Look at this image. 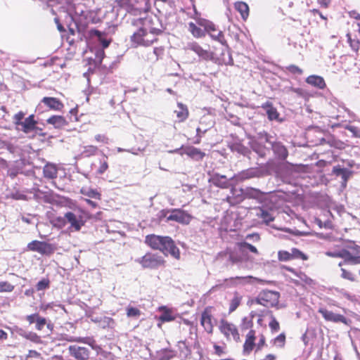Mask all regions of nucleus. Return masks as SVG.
I'll return each mask as SVG.
<instances>
[{"label": "nucleus", "instance_id": "obj_1", "mask_svg": "<svg viewBox=\"0 0 360 360\" xmlns=\"http://www.w3.org/2000/svg\"><path fill=\"white\" fill-rule=\"evenodd\" d=\"M132 24L140 27L131 36V41L136 46H150L157 41V37L162 33L161 30L151 26L152 20L148 18H138L134 20Z\"/></svg>", "mask_w": 360, "mask_h": 360}, {"label": "nucleus", "instance_id": "obj_2", "mask_svg": "<svg viewBox=\"0 0 360 360\" xmlns=\"http://www.w3.org/2000/svg\"><path fill=\"white\" fill-rule=\"evenodd\" d=\"M144 242L149 248L153 250H160L165 256L170 254L175 259H180L179 249L169 236L149 234L146 236Z\"/></svg>", "mask_w": 360, "mask_h": 360}, {"label": "nucleus", "instance_id": "obj_3", "mask_svg": "<svg viewBox=\"0 0 360 360\" xmlns=\"http://www.w3.org/2000/svg\"><path fill=\"white\" fill-rule=\"evenodd\" d=\"M136 262L143 268L156 269L165 266L166 261L164 257L158 253L148 252L143 257L138 259Z\"/></svg>", "mask_w": 360, "mask_h": 360}, {"label": "nucleus", "instance_id": "obj_4", "mask_svg": "<svg viewBox=\"0 0 360 360\" xmlns=\"http://www.w3.org/2000/svg\"><path fill=\"white\" fill-rule=\"evenodd\" d=\"M280 293L277 291L264 290L252 301L266 307H274L278 304Z\"/></svg>", "mask_w": 360, "mask_h": 360}, {"label": "nucleus", "instance_id": "obj_5", "mask_svg": "<svg viewBox=\"0 0 360 360\" xmlns=\"http://www.w3.org/2000/svg\"><path fill=\"white\" fill-rule=\"evenodd\" d=\"M219 330L227 341H230L231 340L236 342L239 341L240 334L238 327L228 320L221 319L219 321Z\"/></svg>", "mask_w": 360, "mask_h": 360}, {"label": "nucleus", "instance_id": "obj_6", "mask_svg": "<svg viewBox=\"0 0 360 360\" xmlns=\"http://www.w3.org/2000/svg\"><path fill=\"white\" fill-rule=\"evenodd\" d=\"M162 217H167V221H173L181 224L188 225L190 224L193 217L181 209H172L170 211H162Z\"/></svg>", "mask_w": 360, "mask_h": 360}, {"label": "nucleus", "instance_id": "obj_7", "mask_svg": "<svg viewBox=\"0 0 360 360\" xmlns=\"http://www.w3.org/2000/svg\"><path fill=\"white\" fill-rule=\"evenodd\" d=\"M27 250L37 252L41 255L50 256L55 252L57 250V247L55 244L34 240L27 244Z\"/></svg>", "mask_w": 360, "mask_h": 360}, {"label": "nucleus", "instance_id": "obj_8", "mask_svg": "<svg viewBox=\"0 0 360 360\" xmlns=\"http://www.w3.org/2000/svg\"><path fill=\"white\" fill-rule=\"evenodd\" d=\"M319 312L323 316L324 319L327 321H330L333 323H342L347 326H349L351 323V320L347 319L343 315L333 313L331 311H328L326 309L320 308L319 309Z\"/></svg>", "mask_w": 360, "mask_h": 360}, {"label": "nucleus", "instance_id": "obj_9", "mask_svg": "<svg viewBox=\"0 0 360 360\" xmlns=\"http://www.w3.org/2000/svg\"><path fill=\"white\" fill-rule=\"evenodd\" d=\"M204 31L207 32L213 40L219 42L226 47H229L223 32L219 30L214 22H212Z\"/></svg>", "mask_w": 360, "mask_h": 360}, {"label": "nucleus", "instance_id": "obj_10", "mask_svg": "<svg viewBox=\"0 0 360 360\" xmlns=\"http://www.w3.org/2000/svg\"><path fill=\"white\" fill-rule=\"evenodd\" d=\"M188 49L195 53L202 60H208L213 58V53L209 49H204L196 41L188 44Z\"/></svg>", "mask_w": 360, "mask_h": 360}, {"label": "nucleus", "instance_id": "obj_11", "mask_svg": "<svg viewBox=\"0 0 360 360\" xmlns=\"http://www.w3.org/2000/svg\"><path fill=\"white\" fill-rule=\"evenodd\" d=\"M212 307H206L201 314L200 323L204 328L205 331L209 334H212L214 330V326L212 324Z\"/></svg>", "mask_w": 360, "mask_h": 360}, {"label": "nucleus", "instance_id": "obj_12", "mask_svg": "<svg viewBox=\"0 0 360 360\" xmlns=\"http://www.w3.org/2000/svg\"><path fill=\"white\" fill-rule=\"evenodd\" d=\"M260 173L257 168H248L236 174L231 179L237 183L242 182L252 178L259 177Z\"/></svg>", "mask_w": 360, "mask_h": 360}, {"label": "nucleus", "instance_id": "obj_13", "mask_svg": "<svg viewBox=\"0 0 360 360\" xmlns=\"http://www.w3.org/2000/svg\"><path fill=\"white\" fill-rule=\"evenodd\" d=\"M68 350L70 354L77 360H88L89 359L90 350L86 347L70 345Z\"/></svg>", "mask_w": 360, "mask_h": 360}, {"label": "nucleus", "instance_id": "obj_14", "mask_svg": "<svg viewBox=\"0 0 360 360\" xmlns=\"http://www.w3.org/2000/svg\"><path fill=\"white\" fill-rule=\"evenodd\" d=\"M256 332L251 329L245 336V340L243 346V353L249 354L255 346Z\"/></svg>", "mask_w": 360, "mask_h": 360}, {"label": "nucleus", "instance_id": "obj_15", "mask_svg": "<svg viewBox=\"0 0 360 360\" xmlns=\"http://www.w3.org/2000/svg\"><path fill=\"white\" fill-rule=\"evenodd\" d=\"M41 103L52 110L60 111L64 108L63 103L60 99L55 97H44L41 99Z\"/></svg>", "mask_w": 360, "mask_h": 360}, {"label": "nucleus", "instance_id": "obj_16", "mask_svg": "<svg viewBox=\"0 0 360 360\" xmlns=\"http://www.w3.org/2000/svg\"><path fill=\"white\" fill-rule=\"evenodd\" d=\"M158 311H162V314L158 317V321L160 322V323L158 324L159 327L161 326V323L172 321L176 319V316L174 315L173 310L166 306L160 307L158 308Z\"/></svg>", "mask_w": 360, "mask_h": 360}, {"label": "nucleus", "instance_id": "obj_17", "mask_svg": "<svg viewBox=\"0 0 360 360\" xmlns=\"http://www.w3.org/2000/svg\"><path fill=\"white\" fill-rule=\"evenodd\" d=\"M271 148L275 155L278 160H285L288 156L287 148L281 142H274L271 143Z\"/></svg>", "mask_w": 360, "mask_h": 360}, {"label": "nucleus", "instance_id": "obj_18", "mask_svg": "<svg viewBox=\"0 0 360 360\" xmlns=\"http://www.w3.org/2000/svg\"><path fill=\"white\" fill-rule=\"evenodd\" d=\"M25 319L30 325L35 323V328L37 330H41L47 323L46 319L37 313L27 315Z\"/></svg>", "mask_w": 360, "mask_h": 360}, {"label": "nucleus", "instance_id": "obj_19", "mask_svg": "<svg viewBox=\"0 0 360 360\" xmlns=\"http://www.w3.org/2000/svg\"><path fill=\"white\" fill-rule=\"evenodd\" d=\"M181 154H185L195 160H201L205 156V153L200 149L193 146H186L183 148Z\"/></svg>", "mask_w": 360, "mask_h": 360}, {"label": "nucleus", "instance_id": "obj_20", "mask_svg": "<svg viewBox=\"0 0 360 360\" xmlns=\"http://www.w3.org/2000/svg\"><path fill=\"white\" fill-rule=\"evenodd\" d=\"M342 254L341 255L342 259H343L342 262H340L338 264L339 266H342L346 264H360V256H353L347 250L342 249Z\"/></svg>", "mask_w": 360, "mask_h": 360}, {"label": "nucleus", "instance_id": "obj_21", "mask_svg": "<svg viewBox=\"0 0 360 360\" xmlns=\"http://www.w3.org/2000/svg\"><path fill=\"white\" fill-rule=\"evenodd\" d=\"M243 298V295L238 291L233 292L231 298L229 300V314H232L239 307L242 303Z\"/></svg>", "mask_w": 360, "mask_h": 360}, {"label": "nucleus", "instance_id": "obj_22", "mask_svg": "<svg viewBox=\"0 0 360 360\" xmlns=\"http://www.w3.org/2000/svg\"><path fill=\"white\" fill-rule=\"evenodd\" d=\"M357 33H347V37L350 47L353 51L357 52L360 48V24H358Z\"/></svg>", "mask_w": 360, "mask_h": 360}, {"label": "nucleus", "instance_id": "obj_23", "mask_svg": "<svg viewBox=\"0 0 360 360\" xmlns=\"http://www.w3.org/2000/svg\"><path fill=\"white\" fill-rule=\"evenodd\" d=\"M305 82L308 84L314 86L319 89H324L326 87V84L323 77L319 75H309L306 78Z\"/></svg>", "mask_w": 360, "mask_h": 360}, {"label": "nucleus", "instance_id": "obj_24", "mask_svg": "<svg viewBox=\"0 0 360 360\" xmlns=\"http://www.w3.org/2000/svg\"><path fill=\"white\" fill-rule=\"evenodd\" d=\"M37 122L34 120V115H30L21 123L22 131L25 134H28L37 129Z\"/></svg>", "mask_w": 360, "mask_h": 360}, {"label": "nucleus", "instance_id": "obj_25", "mask_svg": "<svg viewBox=\"0 0 360 360\" xmlns=\"http://www.w3.org/2000/svg\"><path fill=\"white\" fill-rule=\"evenodd\" d=\"M174 113L176 114L178 122H184L189 116L187 106L181 103H177V109L174 110Z\"/></svg>", "mask_w": 360, "mask_h": 360}, {"label": "nucleus", "instance_id": "obj_26", "mask_svg": "<svg viewBox=\"0 0 360 360\" xmlns=\"http://www.w3.org/2000/svg\"><path fill=\"white\" fill-rule=\"evenodd\" d=\"M65 217L66 219V221L70 224L72 228L74 229L75 231H79L83 223L81 220H79L77 216L72 212H68L65 214Z\"/></svg>", "mask_w": 360, "mask_h": 360}, {"label": "nucleus", "instance_id": "obj_27", "mask_svg": "<svg viewBox=\"0 0 360 360\" xmlns=\"http://www.w3.org/2000/svg\"><path fill=\"white\" fill-rule=\"evenodd\" d=\"M46 122L57 129L63 128L68 124L65 118L62 115H52L47 119Z\"/></svg>", "mask_w": 360, "mask_h": 360}, {"label": "nucleus", "instance_id": "obj_28", "mask_svg": "<svg viewBox=\"0 0 360 360\" xmlns=\"http://www.w3.org/2000/svg\"><path fill=\"white\" fill-rule=\"evenodd\" d=\"M44 176L49 179H54L58 175V168L51 163H47L43 168Z\"/></svg>", "mask_w": 360, "mask_h": 360}, {"label": "nucleus", "instance_id": "obj_29", "mask_svg": "<svg viewBox=\"0 0 360 360\" xmlns=\"http://www.w3.org/2000/svg\"><path fill=\"white\" fill-rule=\"evenodd\" d=\"M234 8L240 14L243 20H246L248 19L250 13V8L245 2L236 1L234 3Z\"/></svg>", "mask_w": 360, "mask_h": 360}, {"label": "nucleus", "instance_id": "obj_30", "mask_svg": "<svg viewBox=\"0 0 360 360\" xmlns=\"http://www.w3.org/2000/svg\"><path fill=\"white\" fill-rule=\"evenodd\" d=\"M262 108L266 110L269 120H274L278 118L279 113L271 102L264 103Z\"/></svg>", "mask_w": 360, "mask_h": 360}, {"label": "nucleus", "instance_id": "obj_31", "mask_svg": "<svg viewBox=\"0 0 360 360\" xmlns=\"http://www.w3.org/2000/svg\"><path fill=\"white\" fill-rule=\"evenodd\" d=\"M285 269L289 272L292 273L296 276H297L302 281H303L305 284L312 285L314 283V281L307 276L305 273L302 271H297L292 267L285 266Z\"/></svg>", "mask_w": 360, "mask_h": 360}, {"label": "nucleus", "instance_id": "obj_32", "mask_svg": "<svg viewBox=\"0 0 360 360\" xmlns=\"http://www.w3.org/2000/svg\"><path fill=\"white\" fill-rule=\"evenodd\" d=\"M236 245L238 248L239 252L242 254H245L246 252V250H248L250 252H251L255 255L259 254V251L255 246H254L245 241L237 243Z\"/></svg>", "mask_w": 360, "mask_h": 360}, {"label": "nucleus", "instance_id": "obj_33", "mask_svg": "<svg viewBox=\"0 0 360 360\" xmlns=\"http://www.w3.org/2000/svg\"><path fill=\"white\" fill-rule=\"evenodd\" d=\"M188 31L195 38H201L205 36V31L198 27L196 24L193 22H190L188 23Z\"/></svg>", "mask_w": 360, "mask_h": 360}, {"label": "nucleus", "instance_id": "obj_34", "mask_svg": "<svg viewBox=\"0 0 360 360\" xmlns=\"http://www.w3.org/2000/svg\"><path fill=\"white\" fill-rule=\"evenodd\" d=\"M213 184L219 187L225 188L228 187L229 182L225 176H220L219 174H216L212 178Z\"/></svg>", "mask_w": 360, "mask_h": 360}, {"label": "nucleus", "instance_id": "obj_35", "mask_svg": "<svg viewBox=\"0 0 360 360\" xmlns=\"http://www.w3.org/2000/svg\"><path fill=\"white\" fill-rule=\"evenodd\" d=\"M254 316L255 314H253V312H251L250 316H245L242 319L240 324L242 330L252 329L253 326Z\"/></svg>", "mask_w": 360, "mask_h": 360}, {"label": "nucleus", "instance_id": "obj_36", "mask_svg": "<svg viewBox=\"0 0 360 360\" xmlns=\"http://www.w3.org/2000/svg\"><path fill=\"white\" fill-rule=\"evenodd\" d=\"M286 337L284 333H281L271 340L273 346L277 348H283L285 345Z\"/></svg>", "mask_w": 360, "mask_h": 360}, {"label": "nucleus", "instance_id": "obj_37", "mask_svg": "<svg viewBox=\"0 0 360 360\" xmlns=\"http://www.w3.org/2000/svg\"><path fill=\"white\" fill-rule=\"evenodd\" d=\"M98 150L97 146L89 145L84 147L82 155L84 157H91L95 155Z\"/></svg>", "mask_w": 360, "mask_h": 360}, {"label": "nucleus", "instance_id": "obj_38", "mask_svg": "<svg viewBox=\"0 0 360 360\" xmlns=\"http://www.w3.org/2000/svg\"><path fill=\"white\" fill-rule=\"evenodd\" d=\"M231 150L232 151H236L240 154H242L243 155H246L249 153V149L244 146L243 145H242L241 143H233L231 146Z\"/></svg>", "mask_w": 360, "mask_h": 360}, {"label": "nucleus", "instance_id": "obj_39", "mask_svg": "<svg viewBox=\"0 0 360 360\" xmlns=\"http://www.w3.org/2000/svg\"><path fill=\"white\" fill-rule=\"evenodd\" d=\"M290 253H291L292 259H301L304 261L308 259V256L307 255H305L304 253H303L302 252H301L297 248H292Z\"/></svg>", "mask_w": 360, "mask_h": 360}, {"label": "nucleus", "instance_id": "obj_40", "mask_svg": "<svg viewBox=\"0 0 360 360\" xmlns=\"http://www.w3.org/2000/svg\"><path fill=\"white\" fill-rule=\"evenodd\" d=\"M51 223L53 226L57 227L58 229H62L66 225L67 221L65 217H57L53 219L51 221Z\"/></svg>", "mask_w": 360, "mask_h": 360}, {"label": "nucleus", "instance_id": "obj_41", "mask_svg": "<svg viewBox=\"0 0 360 360\" xmlns=\"http://www.w3.org/2000/svg\"><path fill=\"white\" fill-rule=\"evenodd\" d=\"M8 198L16 200H26L27 195L18 190L11 191L8 194Z\"/></svg>", "mask_w": 360, "mask_h": 360}, {"label": "nucleus", "instance_id": "obj_42", "mask_svg": "<svg viewBox=\"0 0 360 360\" xmlns=\"http://www.w3.org/2000/svg\"><path fill=\"white\" fill-rule=\"evenodd\" d=\"M50 286V280L48 278H44L39 281L36 285L37 291H41L49 288Z\"/></svg>", "mask_w": 360, "mask_h": 360}, {"label": "nucleus", "instance_id": "obj_43", "mask_svg": "<svg viewBox=\"0 0 360 360\" xmlns=\"http://www.w3.org/2000/svg\"><path fill=\"white\" fill-rule=\"evenodd\" d=\"M269 326L272 333H277L280 330L279 322L272 314H271V321L269 323Z\"/></svg>", "mask_w": 360, "mask_h": 360}, {"label": "nucleus", "instance_id": "obj_44", "mask_svg": "<svg viewBox=\"0 0 360 360\" xmlns=\"http://www.w3.org/2000/svg\"><path fill=\"white\" fill-rule=\"evenodd\" d=\"M22 337L34 343H40L41 342L40 336L34 332L26 333L24 335H22Z\"/></svg>", "mask_w": 360, "mask_h": 360}, {"label": "nucleus", "instance_id": "obj_45", "mask_svg": "<svg viewBox=\"0 0 360 360\" xmlns=\"http://www.w3.org/2000/svg\"><path fill=\"white\" fill-rule=\"evenodd\" d=\"M126 314L128 317H139L141 311L139 309L134 307H128L126 309Z\"/></svg>", "mask_w": 360, "mask_h": 360}, {"label": "nucleus", "instance_id": "obj_46", "mask_svg": "<svg viewBox=\"0 0 360 360\" xmlns=\"http://www.w3.org/2000/svg\"><path fill=\"white\" fill-rule=\"evenodd\" d=\"M14 290V285L8 281L0 282V292H11Z\"/></svg>", "mask_w": 360, "mask_h": 360}, {"label": "nucleus", "instance_id": "obj_47", "mask_svg": "<svg viewBox=\"0 0 360 360\" xmlns=\"http://www.w3.org/2000/svg\"><path fill=\"white\" fill-rule=\"evenodd\" d=\"M278 259L281 262L292 260L291 253L286 250H279L278 252Z\"/></svg>", "mask_w": 360, "mask_h": 360}, {"label": "nucleus", "instance_id": "obj_48", "mask_svg": "<svg viewBox=\"0 0 360 360\" xmlns=\"http://www.w3.org/2000/svg\"><path fill=\"white\" fill-rule=\"evenodd\" d=\"M286 70L292 75H301L303 74V70L300 67L295 65H290L285 68Z\"/></svg>", "mask_w": 360, "mask_h": 360}, {"label": "nucleus", "instance_id": "obj_49", "mask_svg": "<svg viewBox=\"0 0 360 360\" xmlns=\"http://www.w3.org/2000/svg\"><path fill=\"white\" fill-rule=\"evenodd\" d=\"M108 169V156L103 155V159L101 161V165L97 170L99 174H103Z\"/></svg>", "mask_w": 360, "mask_h": 360}, {"label": "nucleus", "instance_id": "obj_50", "mask_svg": "<svg viewBox=\"0 0 360 360\" xmlns=\"http://www.w3.org/2000/svg\"><path fill=\"white\" fill-rule=\"evenodd\" d=\"M82 193L86 195L89 198H95L100 200L101 195L99 192H98L96 189H89L86 191H81Z\"/></svg>", "mask_w": 360, "mask_h": 360}, {"label": "nucleus", "instance_id": "obj_51", "mask_svg": "<svg viewBox=\"0 0 360 360\" xmlns=\"http://www.w3.org/2000/svg\"><path fill=\"white\" fill-rule=\"evenodd\" d=\"M341 277L344 279L349 280L350 281H354L355 277L352 271H347L345 269H341Z\"/></svg>", "mask_w": 360, "mask_h": 360}, {"label": "nucleus", "instance_id": "obj_52", "mask_svg": "<svg viewBox=\"0 0 360 360\" xmlns=\"http://www.w3.org/2000/svg\"><path fill=\"white\" fill-rule=\"evenodd\" d=\"M260 217L264 220V221L266 224H269L274 221V218L272 215L266 210H262L260 214Z\"/></svg>", "mask_w": 360, "mask_h": 360}, {"label": "nucleus", "instance_id": "obj_53", "mask_svg": "<svg viewBox=\"0 0 360 360\" xmlns=\"http://www.w3.org/2000/svg\"><path fill=\"white\" fill-rule=\"evenodd\" d=\"M92 33L95 36H97L99 38L100 41H101V44H102L103 48H107L109 46L110 41H108L107 39L101 38L102 34H101V32L99 30H92Z\"/></svg>", "mask_w": 360, "mask_h": 360}, {"label": "nucleus", "instance_id": "obj_54", "mask_svg": "<svg viewBox=\"0 0 360 360\" xmlns=\"http://www.w3.org/2000/svg\"><path fill=\"white\" fill-rule=\"evenodd\" d=\"M195 20L196 21V23L198 25L204 27L205 30L207 29V27L209 26V25L212 22V21L207 20L205 18H200V17H196V18H195Z\"/></svg>", "mask_w": 360, "mask_h": 360}, {"label": "nucleus", "instance_id": "obj_55", "mask_svg": "<svg viewBox=\"0 0 360 360\" xmlns=\"http://www.w3.org/2000/svg\"><path fill=\"white\" fill-rule=\"evenodd\" d=\"M345 129L352 133L356 138H360V130L357 127L352 125H347Z\"/></svg>", "mask_w": 360, "mask_h": 360}, {"label": "nucleus", "instance_id": "obj_56", "mask_svg": "<svg viewBox=\"0 0 360 360\" xmlns=\"http://www.w3.org/2000/svg\"><path fill=\"white\" fill-rule=\"evenodd\" d=\"M96 141L103 144H108L109 143V139L105 134H96L94 137Z\"/></svg>", "mask_w": 360, "mask_h": 360}, {"label": "nucleus", "instance_id": "obj_57", "mask_svg": "<svg viewBox=\"0 0 360 360\" xmlns=\"http://www.w3.org/2000/svg\"><path fill=\"white\" fill-rule=\"evenodd\" d=\"M24 117H25V113L22 111H20L18 113H16L13 117V119L15 120V124L16 125H20L21 123L23 122L22 120L24 118Z\"/></svg>", "mask_w": 360, "mask_h": 360}, {"label": "nucleus", "instance_id": "obj_58", "mask_svg": "<svg viewBox=\"0 0 360 360\" xmlns=\"http://www.w3.org/2000/svg\"><path fill=\"white\" fill-rule=\"evenodd\" d=\"M29 358L39 359L41 358V354L36 350H29L28 354L26 356V359H28Z\"/></svg>", "mask_w": 360, "mask_h": 360}, {"label": "nucleus", "instance_id": "obj_59", "mask_svg": "<svg viewBox=\"0 0 360 360\" xmlns=\"http://www.w3.org/2000/svg\"><path fill=\"white\" fill-rule=\"evenodd\" d=\"M342 254V249L338 250V251H327L326 252V255H327L328 257H338V258L341 257V255Z\"/></svg>", "mask_w": 360, "mask_h": 360}, {"label": "nucleus", "instance_id": "obj_60", "mask_svg": "<svg viewBox=\"0 0 360 360\" xmlns=\"http://www.w3.org/2000/svg\"><path fill=\"white\" fill-rule=\"evenodd\" d=\"M266 345V338L263 334L260 335L259 342L257 345V350H261Z\"/></svg>", "mask_w": 360, "mask_h": 360}, {"label": "nucleus", "instance_id": "obj_61", "mask_svg": "<svg viewBox=\"0 0 360 360\" xmlns=\"http://www.w3.org/2000/svg\"><path fill=\"white\" fill-rule=\"evenodd\" d=\"M291 90L299 96L304 97L306 96V92L301 88H292Z\"/></svg>", "mask_w": 360, "mask_h": 360}, {"label": "nucleus", "instance_id": "obj_62", "mask_svg": "<svg viewBox=\"0 0 360 360\" xmlns=\"http://www.w3.org/2000/svg\"><path fill=\"white\" fill-rule=\"evenodd\" d=\"M213 347L214 349V352L217 355L220 356L221 354H222L224 353V349L222 347H221L217 344H214Z\"/></svg>", "mask_w": 360, "mask_h": 360}, {"label": "nucleus", "instance_id": "obj_63", "mask_svg": "<svg viewBox=\"0 0 360 360\" xmlns=\"http://www.w3.org/2000/svg\"><path fill=\"white\" fill-rule=\"evenodd\" d=\"M116 4L120 7H124L127 6L129 4V0H117Z\"/></svg>", "mask_w": 360, "mask_h": 360}, {"label": "nucleus", "instance_id": "obj_64", "mask_svg": "<svg viewBox=\"0 0 360 360\" xmlns=\"http://www.w3.org/2000/svg\"><path fill=\"white\" fill-rule=\"evenodd\" d=\"M318 1L321 6L325 8H328L330 3V0H318Z\"/></svg>", "mask_w": 360, "mask_h": 360}]
</instances>
